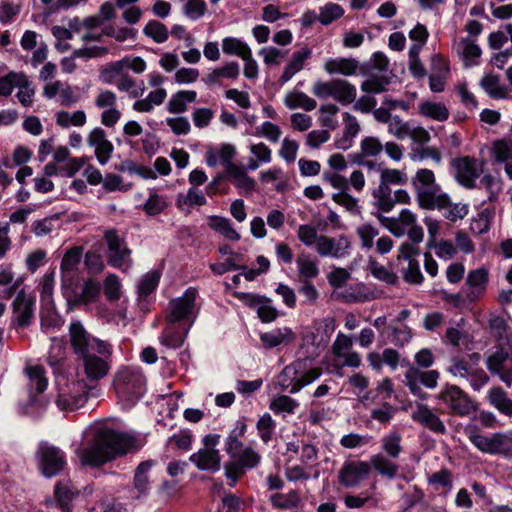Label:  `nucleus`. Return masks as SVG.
<instances>
[{"label":"nucleus","instance_id":"nucleus-15","mask_svg":"<svg viewBox=\"0 0 512 512\" xmlns=\"http://www.w3.org/2000/svg\"><path fill=\"white\" fill-rule=\"evenodd\" d=\"M353 338V335L344 334L343 332L337 333L331 345V353L336 359L342 362L340 364H334L335 368L342 369L343 367H350L357 369L361 366V355L353 350Z\"/></svg>","mask_w":512,"mask_h":512},{"label":"nucleus","instance_id":"nucleus-16","mask_svg":"<svg viewBox=\"0 0 512 512\" xmlns=\"http://www.w3.org/2000/svg\"><path fill=\"white\" fill-rule=\"evenodd\" d=\"M355 233L360 240V248L370 251L376 247V251L385 255L389 253L393 247L391 237L384 235L379 237V229L370 223H363L357 226Z\"/></svg>","mask_w":512,"mask_h":512},{"label":"nucleus","instance_id":"nucleus-23","mask_svg":"<svg viewBox=\"0 0 512 512\" xmlns=\"http://www.w3.org/2000/svg\"><path fill=\"white\" fill-rule=\"evenodd\" d=\"M87 143L94 148L95 156L101 165H105L111 158L114 146L107 138V134L101 127L93 128L88 136Z\"/></svg>","mask_w":512,"mask_h":512},{"label":"nucleus","instance_id":"nucleus-7","mask_svg":"<svg viewBox=\"0 0 512 512\" xmlns=\"http://www.w3.org/2000/svg\"><path fill=\"white\" fill-rule=\"evenodd\" d=\"M335 330L334 318L315 320L302 335L300 353L302 357L315 361L328 344Z\"/></svg>","mask_w":512,"mask_h":512},{"label":"nucleus","instance_id":"nucleus-4","mask_svg":"<svg viewBox=\"0 0 512 512\" xmlns=\"http://www.w3.org/2000/svg\"><path fill=\"white\" fill-rule=\"evenodd\" d=\"M321 374V369L315 365L313 360L301 356L279 373L277 384L282 391L296 394L316 381Z\"/></svg>","mask_w":512,"mask_h":512},{"label":"nucleus","instance_id":"nucleus-35","mask_svg":"<svg viewBox=\"0 0 512 512\" xmlns=\"http://www.w3.org/2000/svg\"><path fill=\"white\" fill-rule=\"evenodd\" d=\"M372 205L377 209V215L382 216L383 213H389L394 208L393 191L390 187H383L381 185L375 186L372 191Z\"/></svg>","mask_w":512,"mask_h":512},{"label":"nucleus","instance_id":"nucleus-63","mask_svg":"<svg viewBox=\"0 0 512 512\" xmlns=\"http://www.w3.org/2000/svg\"><path fill=\"white\" fill-rule=\"evenodd\" d=\"M256 428L263 443H269L274 435L276 422L269 413H264L257 421Z\"/></svg>","mask_w":512,"mask_h":512},{"label":"nucleus","instance_id":"nucleus-36","mask_svg":"<svg viewBox=\"0 0 512 512\" xmlns=\"http://www.w3.org/2000/svg\"><path fill=\"white\" fill-rule=\"evenodd\" d=\"M167 98L165 88L154 89L146 97L136 100L132 109L138 113H151L156 106L162 105Z\"/></svg>","mask_w":512,"mask_h":512},{"label":"nucleus","instance_id":"nucleus-38","mask_svg":"<svg viewBox=\"0 0 512 512\" xmlns=\"http://www.w3.org/2000/svg\"><path fill=\"white\" fill-rule=\"evenodd\" d=\"M197 92L194 90H181L171 95L166 110L171 114H181L187 110V104L196 101Z\"/></svg>","mask_w":512,"mask_h":512},{"label":"nucleus","instance_id":"nucleus-2","mask_svg":"<svg viewBox=\"0 0 512 512\" xmlns=\"http://www.w3.org/2000/svg\"><path fill=\"white\" fill-rule=\"evenodd\" d=\"M70 343L74 353L83 362L84 373L90 382H97L108 375L112 345L89 334L80 321L69 325Z\"/></svg>","mask_w":512,"mask_h":512},{"label":"nucleus","instance_id":"nucleus-56","mask_svg":"<svg viewBox=\"0 0 512 512\" xmlns=\"http://www.w3.org/2000/svg\"><path fill=\"white\" fill-rule=\"evenodd\" d=\"M338 112L339 107L336 104L328 103L321 105L318 117L319 124L328 130H335L339 125L337 119Z\"/></svg>","mask_w":512,"mask_h":512},{"label":"nucleus","instance_id":"nucleus-10","mask_svg":"<svg viewBox=\"0 0 512 512\" xmlns=\"http://www.w3.org/2000/svg\"><path fill=\"white\" fill-rule=\"evenodd\" d=\"M436 398L448 408L451 414L456 416L469 417L478 409L476 401L454 384L445 383Z\"/></svg>","mask_w":512,"mask_h":512},{"label":"nucleus","instance_id":"nucleus-11","mask_svg":"<svg viewBox=\"0 0 512 512\" xmlns=\"http://www.w3.org/2000/svg\"><path fill=\"white\" fill-rule=\"evenodd\" d=\"M484 171V162L472 156H459L451 160V173L455 181L466 189L477 187Z\"/></svg>","mask_w":512,"mask_h":512},{"label":"nucleus","instance_id":"nucleus-61","mask_svg":"<svg viewBox=\"0 0 512 512\" xmlns=\"http://www.w3.org/2000/svg\"><path fill=\"white\" fill-rule=\"evenodd\" d=\"M160 274L156 271H151L142 276L137 285L138 296L141 300H145L150 294L154 292L158 286Z\"/></svg>","mask_w":512,"mask_h":512},{"label":"nucleus","instance_id":"nucleus-20","mask_svg":"<svg viewBox=\"0 0 512 512\" xmlns=\"http://www.w3.org/2000/svg\"><path fill=\"white\" fill-rule=\"evenodd\" d=\"M351 242L348 237L339 235L337 237H328L320 235L319 243L316 247V252L321 257L331 258H345L349 254Z\"/></svg>","mask_w":512,"mask_h":512},{"label":"nucleus","instance_id":"nucleus-52","mask_svg":"<svg viewBox=\"0 0 512 512\" xmlns=\"http://www.w3.org/2000/svg\"><path fill=\"white\" fill-rule=\"evenodd\" d=\"M419 112L421 115L431 118L435 121H445L449 117V110L439 102L424 101L419 104Z\"/></svg>","mask_w":512,"mask_h":512},{"label":"nucleus","instance_id":"nucleus-50","mask_svg":"<svg viewBox=\"0 0 512 512\" xmlns=\"http://www.w3.org/2000/svg\"><path fill=\"white\" fill-rule=\"evenodd\" d=\"M298 407L299 402L287 395L276 396L269 404V409L274 414L281 415L282 417L294 414Z\"/></svg>","mask_w":512,"mask_h":512},{"label":"nucleus","instance_id":"nucleus-60","mask_svg":"<svg viewBox=\"0 0 512 512\" xmlns=\"http://www.w3.org/2000/svg\"><path fill=\"white\" fill-rule=\"evenodd\" d=\"M55 286V270H51L44 274L41 278L39 289H40V301L41 306L53 305V292Z\"/></svg>","mask_w":512,"mask_h":512},{"label":"nucleus","instance_id":"nucleus-9","mask_svg":"<svg viewBox=\"0 0 512 512\" xmlns=\"http://www.w3.org/2000/svg\"><path fill=\"white\" fill-rule=\"evenodd\" d=\"M197 299V289L189 287L181 296L169 301L166 309L167 322L175 324L183 323L191 328L199 313Z\"/></svg>","mask_w":512,"mask_h":512},{"label":"nucleus","instance_id":"nucleus-31","mask_svg":"<svg viewBox=\"0 0 512 512\" xmlns=\"http://www.w3.org/2000/svg\"><path fill=\"white\" fill-rule=\"evenodd\" d=\"M240 75V65L236 61H228L221 66L211 70L203 81L211 86L221 82V80H236Z\"/></svg>","mask_w":512,"mask_h":512},{"label":"nucleus","instance_id":"nucleus-3","mask_svg":"<svg viewBox=\"0 0 512 512\" xmlns=\"http://www.w3.org/2000/svg\"><path fill=\"white\" fill-rule=\"evenodd\" d=\"M225 450L230 457L224 465L225 476L229 481L228 485L234 487L247 470L260 464L261 455L250 446L244 447L236 429L226 438Z\"/></svg>","mask_w":512,"mask_h":512},{"label":"nucleus","instance_id":"nucleus-53","mask_svg":"<svg viewBox=\"0 0 512 512\" xmlns=\"http://www.w3.org/2000/svg\"><path fill=\"white\" fill-rule=\"evenodd\" d=\"M83 256V248L82 247H73L66 251L61 261V273L64 277L69 276L74 273Z\"/></svg>","mask_w":512,"mask_h":512},{"label":"nucleus","instance_id":"nucleus-30","mask_svg":"<svg viewBox=\"0 0 512 512\" xmlns=\"http://www.w3.org/2000/svg\"><path fill=\"white\" fill-rule=\"evenodd\" d=\"M337 295L339 299L346 303H363L374 300L378 297L375 290L363 283L346 287L340 290Z\"/></svg>","mask_w":512,"mask_h":512},{"label":"nucleus","instance_id":"nucleus-51","mask_svg":"<svg viewBox=\"0 0 512 512\" xmlns=\"http://www.w3.org/2000/svg\"><path fill=\"white\" fill-rule=\"evenodd\" d=\"M285 105L289 109L302 108L305 111H312L316 108V101L304 92L293 91L285 96Z\"/></svg>","mask_w":512,"mask_h":512},{"label":"nucleus","instance_id":"nucleus-41","mask_svg":"<svg viewBox=\"0 0 512 512\" xmlns=\"http://www.w3.org/2000/svg\"><path fill=\"white\" fill-rule=\"evenodd\" d=\"M40 318L41 330L44 333L55 332L59 330L64 324V319L56 311L55 304L41 306Z\"/></svg>","mask_w":512,"mask_h":512},{"label":"nucleus","instance_id":"nucleus-48","mask_svg":"<svg viewBox=\"0 0 512 512\" xmlns=\"http://www.w3.org/2000/svg\"><path fill=\"white\" fill-rule=\"evenodd\" d=\"M168 207L165 195L158 193L155 189H149L148 198L142 205L146 215L150 217L161 214Z\"/></svg>","mask_w":512,"mask_h":512},{"label":"nucleus","instance_id":"nucleus-12","mask_svg":"<svg viewBox=\"0 0 512 512\" xmlns=\"http://www.w3.org/2000/svg\"><path fill=\"white\" fill-rule=\"evenodd\" d=\"M203 447L190 455L189 460L198 470L218 472L221 468V456L216 447L220 443V435L208 434L202 439Z\"/></svg>","mask_w":512,"mask_h":512},{"label":"nucleus","instance_id":"nucleus-22","mask_svg":"<svg viewBox=\"0 0 512 512\" xmlns=\"http://www.w3.org/2000/svg\"><path fill=\"white\" fill-rule=\"evenodd\" d=\"M488 370L498 375L508 387L512 386V360L503 348H497L486 360Z\"/></svg>","mask_w":512,"mask_h":512},{"label":"nucleus","instance_id":"nucleus-33","mask_svg":"<svg viewBox=\"0 0 512 512\" xmlns=\"http://www.w3.org/2000/svg\"><path fill=\"white\" fill-rule=\"evenodd\" d=\"M190 328L186 327L183 331L179 329V325L168 322L163 332L159 336V342L168 349H176L183 345Z\"/></svg>","mask_w":512,"mask_h":512},{"label":"nucleus","instance_id":"nucleus-21","mask_svg":"<svg viewBox=\"0 0 512 512\" xmlns=\"http://www.w3.org/2000/svg\"><path fill=\"white\" fill-rule=\"evenodd\" d=\"M25 374L28 378V403L27 405L32 408L34 406H42L38 400L37 395L43 393L48 386V379L45 370L40 365H32L25 368Z\"/></svg>","mask_w":512,"mask_h":512},{"label":"nucleus","instance_id":"nucleus-32","mask_svg":"<svg viewBox=\"0 0 512 512\" xmlns=\"http://www.w3.org/2000/svg\"><path fill=\"white\" fill-rule=\"evenodd\" d=\"M294 339L295 333L288 327L275 328L271 331L260 334L261 343L267 349H272L280 345H287L293 342Z\"/></svg>","mask_w":512,"mask_h":512},{"label":"nucleus","instance_id":"nucleus-6","mask_svg":"<svg viewBox=\"0 0 512 512\" xmlns=\"http://www.w3.org/2000/svg\"><path fill=\"white\" fill-rule=\"evenodd\" d=\"M464 434L482 453L502 456L512 455V431L484 435L476 424L469 423L464 427Z\"/></svg>","mask_w":512,"mask_h":512},{"label":"nucleus","instance_id":"nucleus-28","mask_svg":"<svg viewBox=\"0 0 512 512\" xmlns=\"http://www.w3.org/2000/svg\"><path fill=\"white\" fill-rule=\"evenodd\" d=\"M480 355L472 353L467 357L454 356L450 359V364L446 371L453 377L467 379L470 377L474 369L478 366Z\"/></svg>","mask_w":512,"mask_h":512},{"label":"nucleus","instance_id":"nucleus-19","mask_svg":"<svg viewBox=\"0 0 512 512\" xmlns=\"http://www.w3.org/2000/svg\"><path fill=\"white\" fill-rule=\"evenodd\" d=\"M34 309L35 296L21 289L12 303L13 322L19 327L29 326L34 316Z\"/></svg>","mask_w":512,"mask_h":512},{"label":"nucleus","instance_id":"nucleus-24","mask_svg":"<svg viewBox=\"0 0 512 512\" xmlns=\"http://www.w3.org/2000/svg\"><path fill=\"white\" fill-rule=\"evenodd\" d=\"M411 418L433 433L443 435L447 432L444 422L434 410L426 404L417 403L415 410L411 414Z\"/></svg>","mask_w":512,"mask_h":512},{"label":"nucleus","instance_id":"nucleus-27","mask_svg":"<svg viewBox=\"0 0 512 512\" xmlns=\"http://www.w3.org/2000/svg\"><path fill=\"white\" fill-rule=\"evenodd\" d=\"M488 282V271L485 268H478L468 273L463 293L469 301L477 300L486 290Z\"/></svg>","mask_w":512,"mask_h":512},{"label":"nucleus","instance_id":"nucleus-29","mask_svg":"<svg viewBox=\"0 0 512 512\" xmlns=\"http://www.w3.org/2000/svg\"><path fill=\"white\" fill-rule=\"evenodd\" d=\"M480 87L491 99H508L511 89L502 82L500 75L488 72L483 75L479 82Z\"/></svg>","mask_w":512,"mask_h":512},{"label":"nucleus","instance_id":"nucleus-8","mask_svg":"<svg viewBox=\"0 0 512 512\" xmlns=\"http://www.w3.org/2000/svg\"><path fill=\"white\" fill-rule=\"evenodd\" d=\"M58 397L56 404L60 410H73L82 407L88 397L94 396V387L83 379H67L57 375Z\"/></svg>","mask_w":512,"mask_h":512},{"label":"nucleus","instance_id":"nucleus-44","mask_svg":"<svg viewBox=\"0 0 512 512\" xmlns=\"http://www.w3.org/2000/svg\"><path fill=\"white\" fill-rule=\"evenodd\" d=\"M249 151L252 157L249 159L246 169L250 171L257 170L260 165L268 164L272 160V151L264 143L251 144Z\"/></svg>","mask_w":512,"mask_h":512},{"label":"nucleus","instance_id":"nucleus-62","mask_svg":"<svg viewBox=\"0 0 512 512\" xmlns=\"http://www.w3.org/2000/svg\"><path fill=\"white\" fill-rule=\"evenodd\" d=\"M246 170V168L238 165L226 176L233 180L234 184L239 189L244 190L245 192H250L254 189L255 181L246 173Z\"/></svg>","mask_w":512,"mask_h":512},{"label":"nucleus","instance_id":"nucleus-25","mask_svg":"<svg viewBox=\"0 0 512 512\" xmlns=\"http://www.w3.org/2000/svg\"><path fill=\"white\" fill-rule=\"evenodd\" d=\"M377 218L396 237L403 236L417 223V215L409 209H402L397 217L377 215Z\"/></svg>","mask_w":512,"mask_h":512},{"label":"nucleus","instance_id":"nucleus-43","mask_svg":"<svg viewBox=\"0 0 512 512\" xmlns=\"http://www.w3.org/2000/svg\"><path fill=\"white\" fill-rule=\"evenodd\" d=\"M456 51L463 59L466 66H474L478 64V59L481 56V49L472 39H461L456 45Z\"/></svg>","mask_w":512,"mask_h":512},{"label":"nucleus","instance_id":"nucleus-49","mask_svg":"<svg viewBox=\"0 0 512 512\" xmlns=\"http://www.w3.org/2000/svg\"><path fill=\"white\" fill-rule=\"evenodd\" d=\"M78 494V491L72 486L69 480L60 481L55 486L54 495L59 507L64 511L70 510V503Z\"/></svg>","mask_w":512,"mask_h":512},{"label":"nucleus","instance_id":"nucleus-64","mask_svg":"<svg viewBox=\"0 0 512 512\" xmlns=\"http://www.w3.org/2000/svg\"><path fill=\"white\" fill-rule=\"evenodd\" d=\"M143 33L155 43H164L169 38L167 27L156 20H150L144 27Z\"/></svg>","mask_w":512,"mask_h":512},{"label":"nucleus","instance_id":"nucleus-55","mask_svg":"<svg viewBox=\"0 0 512 512\" xmlns=\"http://www.w3.org/2000/svg\"><path fill=\"white\" fill-rule=\"evenodd\" d=\"M402 437L399 432L391 431L381 438V448L392 459H397L402 452Z\"/></svg>","mask_w":512,"mask_h":512},{"label":"nucleus","instance_id":"nucleus-1","mask_svg":"<svg viewBox=\"0 0 512 512\" xmlns=\"http://www.w3.org/2000/svg\"><path fill=\"white\" fill-rule=\"evenodd\" d=\"M139 448L134 436L118 432L107 423L96 422L85 429L83 441L75 448V453L83 465L100 466Z\"/></svg>","mask_w":512,"mask_h":512},{"label":"nucleus","instance_id":"nucleus-45","mask_svg":"<svg viewBox=\"0 0 512 512\" xmlns=\"http://www.w3.org/2000/svg\"><path fill=\"white\" fill-rule=\"evenodd\" d=\"M51 346L47 355V362L55 374L61 375V369L66 359V347L64 342L58 338H51Z\"/></svg>","mask_w":512,"mask_h":512},{"label":"nucleus","instance_id":"nucleus-47","mask_svg":"<svg viewBox=\"0 0 512 512\" xmlns=\"http://www.w3.org/2000/svg\"><path fill=\"white\" fill-rule=\"evenodd\" d=\"M55 121L61 128L83 127L87 122V116L83 110L74 112L60 110L55 114Z\"/></svg>","mask_w":512,"mask_h":512},{"label":"nucleus","instance_id":"nucleus-54","mask_svg":"<svg viewBox=\"0 0 512 512\" xmlns=\"http://www.w3.org/2000/svg\"><path fill=\"white\" fill-rule=\"evenodd\" d=\"M223 53L230 56H238L241 59L249 54L252 50L249 45L240 38L225 37L222 39Z\"/></svg>","mask_w":512,"mask_h":512},{"label":"nucleus","instance_id":"nucleus-58","mask_svg":"<svg viewBox=\"0 0 512 512\" xmlns=\"http://www.w3.org/2000/svg\"><path fill=\"white\" fill-rule=\"evenodd\" d=\"M100 283L96 280H87L82 287V291L75 298L76 304L89 305L97 301L100 295Z\"/></svg>","mask_w":512,"mask_h":512},{"label":"nucleus","instance_id":"nucleus-17","mask_svg":"<svg viewBox=\"0 0 512 512\" xmlns=\"http://www.w3.org/2000/svg\"><path fill=\"white\" fill-rule=\"evenodd\" d=\"M237 155L236 147L230 143H219L208 145L205 151V163L210 168L221 166L224 168L225 175L229 174L233 168L238 166L234 163Z\"/></svg>","mask_w":512,"mask_h":512},{"label":"nucleus","instance_id":"nucleus-37","mask_svg":"<svg viewBox=\"0 0 512 512\" xmlns=\"http://www.w3.org/2000/svg\"><path fill=\"white\" fill-rule=\"evenodd\" d=\"M296 267L298 275L303 281H311L320 273L318 260L306 252H302L297 256Z\"/></svg>","mask_w":512,"mask_h":512},{"label":"nucleus","instance_id":"nucleus-18","mask_svg":"<svg viewBox=\"0 0 512 512\" xmlns=\"http://www.w3.org/2000/svg\"><path fill=\"white\" fill-rule=\"evenodd\" d=\"M371 472L369 463L361 460L345 461L338 472V481L345 488L357 487L368 478Z\"/></svg>","mask_w":512,"mask_h":512},{"label":"nucleus","instance_id":"nucleus-34","mask_svg":"<svg viewBox=\"0 0 512 512\" xmlns=\"http://www.w3.org/2000/svg\"><path fill=\"white\" fill-rule=\"evenodd\" d=\"M312 50L307 47H302L295 51L288 64L285 66L284 71L280 77L282 83H286L292 79L294 75L304 68L305 62L311 57Z\"/></svg>","mask_w":512,"mask_h":512},{"label":"nucleus","instance_id":"nucleus-40","mask_svg":"<svg viewBox=\"0 0 512 512\" xmlns=\"http://www.w3.org/2000/svg\"><path fill=\"white\" fill-rule=\"evenodd\" d=\"M487 399L491 406L505 416L512 417V399H510L503 388L493 386L488 390Z\"/></svg>","mask_w":512,"mask_h":512},{"label":"nucleus","instance_id":"nucleus-13","mask_svg":"<svg viewBox=\"0 0 512 512\" xmlns=\"http://www.w3.org/2000/svg\"><path fill=\"white\" fill-rule=\"evenodd\" d=\"M104 239L108 248V264L122 271L129 270L133 261L124 237L118 231L108 229L104 233Z\"/></svg>","mask_w":512,"mask_h":512},{"label":"nucleus","instance_id":"nucleus-46","mask_svg":"<svg viewBox=\"0 0 512 512\" xmlns=\"http://www.w3.org/2000/svg\"><path fill=\"white\" fill-rule=\"evenodd\" d=\"M356 97L357 89L353 84L344 79H335L334 100L342 106H348L356 100Z\"/></svg>","mask_w":512,"mask_h":512},{"label":"nucleus","instance_id":"nucleus-14","mask_svg":"<svg viewBox=\"0 0 512 512\" xmlns=\"http://www.w3.org/2000/svg\"><path fill=\"white\" fill-rule=\"evenodd\" d=\"M38 467L42 475L52 478L62 472L66 466L64 452L47 443L40 444L37 451Z\"/></svg>","mask_w":512,"mask_h":512},{"label":"nucleus","instance_id":"nucleus-42","mask_svg":"<svg viewBox=\"0 0 512 512\" xmlns=\"http://www.w3.org/2000/svg\"><path fill=\"white\" fill-rule=\"evenodd\" d=\"M357 68V61L351 58H330L324 64V69L327 73L345 76L354 75Z\"/></svg>","mask_w":512,"mask_h":512},{"label":"nucleus","instance_id":"nucleus-59","mask_svg":"<svg viewBox=\"0 0 512 512\" xmlns=\"http://www.w3.org/2000/svg\"><path fill=\"white\" fill-rule=\"evenodd\" d=\"M210 227L223 235L226 239L238 241L240 234L235 230L228 218L213 216L209 222Z\"/></svg>","mask_w":512,"mask_h":512},{"label":"nucleus","instance_id":"nucleus-26","mask_svg":"<svg viewBox=\"0 0 512 512\" xmlns=\"http://www.w3.org/2000/svg\"><path fill=\"white\" fill-rule=\"evenodd\" d=\"M416 198L419 207L422 209L439 210L448 205V194L444 193L439 185L418 189Z\"/></svg>","mask_w":512,"mask_h":512},{"label":"nucleus","instance_id":"nucleus-39","mask_svg":"<svg viewBox=\"0 0 512 512\" xmlns=\"http://www.w3.org/2000/svg\"><path fill=\"white\" fill-rule=\"evenodd\" d=\"M370 468L372 467L379 475L389 480L394 479L399 470L398 464H396L392 458L382 453L373 455L370 458Z\"/></svg>","mask_w":512,"mask_h":512},{"label":"nucleus","instance_id":"nucleus-57","mask_svg":"<svg viewBox=\"0 0 512 512\" xmlns=\"http://www.w3.org/2000/svg\"><path fill=\"white\" fill-rule=\"evenodd\" d=\"M379 183L383 187H390L391 185H405L408 181V176L403 170L385 168L383 167L379 174Z\"/></svg>","mask_w":512,"mask_h":512},{"label":"nucleus","instance_id":"nucleus-5","mask_svg":"<svg viewBox=\"0 0 512 512\" xmlns=\"http://www.w3.org/2000/svg\"><path fill=\"white\" fill-rule=\"evenodd\" d=\"M114 390L125 408H131L145 392V377L137 367H124L114 376Z\"/></svg>","mask_w":512,"mask_h":512}]
</instances>
